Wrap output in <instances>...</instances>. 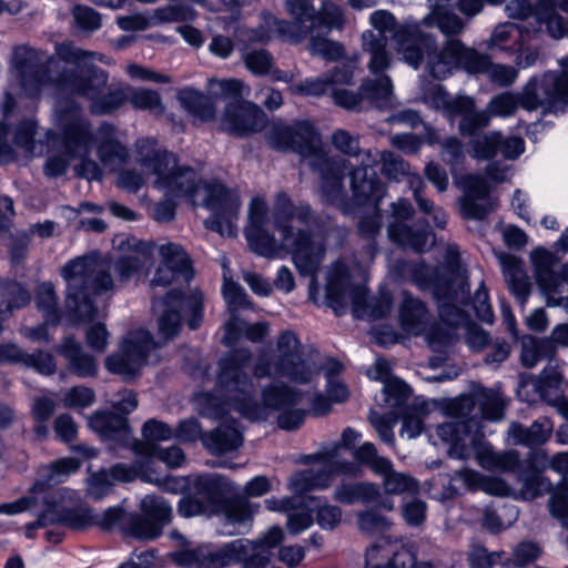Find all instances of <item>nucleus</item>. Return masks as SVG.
<instances>
[{"mask_svg":"<svg viewBox=\"0 0 568 568\" xmlns=\"http://www.w3.org/2000/svg\"><path fill=\"white\" fill-rule=\"evenodd\" d=\"M501 143V132L491 131L474 136L470 142V155L478 160H489L497 155Z\"/></svg>","mask_w":568,"mask_h":568,"instance_id":"51","label":"nucleus"},{"mask_svg":"<svg viewBox=\"0 0 568 568\" xmlns=\"http://www.w3.org/2000/svg\"><path fill=\"white\" fill-rule=\"evenodd\" d=\"M268 145L278 151L293 150L308 161L310 166L320 174V192L328 202H341L342 176L347 169L345 159L333 158L324 150L321 136L307 121L292 125L273 122L265 133Z\"/></svg>","mask_w":568,"mask_h":568,"instance_id":"6","label":"nucleus"},{"mask_svg":"<svg viewBox=\"0 0 568 568\" xmlns=\"http://www.w3.org/2000/svg\"><path fill=\"white\" fill-rule=\"evenodd\" d=\"M559 8L568 13V0L561 1ZM508 18L515 20H525L531 14L540 22L546 24L548 33L556 39L568 36V21L565 22L556 11L554 0H540L534 9L527 0H511L506 4Z\"/></svg>","mask_w":568,"mask_h":568,"instance_id":"20","label":"nucleus"},{"mask_svg":"<svg viewBox=\"0 0 568 568\" xmlns=\"http://www.w3.org/2000/svg\"><path fill=\"white\" fill-rule=\"evenodd\" d=\"M353 456L358 464L367 465L376 475L389 468L390 459L379 456L372 443L367 442L358 446Z\"/></svg>","mask_w":568,"mask_h":568,"instance_id":"59","label":"nucleus"},{"mask_svg":"<svg viewBox=\"0 0 568 568\" xmlns=\"http://www.w3.org/2000/svg\"><path fill=\"white\" fill-rule=\"evenodd\" d=\"M469 298V287L463 283L457 291L448 290L439 298V314L443 322L449 326H458L466 322V314L459 306L465 304Z\"/></svg>","mask_w":568,"mask_h":568,"instance_id":"38","label":"nucleus"},{"mask_svg":"<svg viewBox=\"0 0 568 568\" xmlns=\"http://www.w3.org/2000/svg\"><path fill=\"white\" fill-rule=\"evenodd\" d=\"M142 515L109 508L99 519L102 529L119 528L124 536L140 540L158 538L172 515V508L163 498L148 495L140 504Z\"/></svg>","mask_w":568,"mask_h":568,"instance_id":"12","label":"nucleus"},{"mask_svg":"<svg viewBox=\"0 0 568 568\" xmlns=\"http://www.w3.org/2000/svg\"><path fill=\"white\" fill-rule=\"evenodd\" d=\"M345 23L344 13L333 0H322L318 11L315 10L313 30L324 29L329 32L333 29L341 30Z\"/></svg>","mask_w":568,"mask_h":568,"instance_id":"47","label":"nucleus"},{"mask_svg":"<svg viewBox=\"0 0 568 568\" xmlns=\"http://www.w3.org/2000/svg\"><path fill=\"white\" fill-rule=\"evenodd\" d=\"M241 544H227L217 551L206 548H182L168 555V559L182 568H223L231 565L230 554L239 551Z\"/></svg>","mask_w":568,"mask_h":568,"instance_id":"25","label":"nucleus"},{"mask_svg":"<svg viewBox=\"0 0 568 568\" xmlns=\"http://www.w3.org/2000/svg\"><path fill=\"white\" fill-rule=\"evenodd\" d=\"M20 51H23L27 55V60L21 61L17 65L21 89L26 95L36 97L50 83L48 71L53 63V60H47L43 64L33 63L32 58L36 57V52L33 50L20 48L18 53Z\"/></svg>","mask_w":568,"mask_h":568,"instance_id":"29","label":"nucleus"},{"mask_svg":"<svg viewBox=\"0 0 568 568\" xmlns=\"http://www.w3.org/2000/svg\"><path fill=\"white\" fill-rule=\"evenodd\" d=\"M284 538L282 528L271 527L256 541L237 539L231 544H241L239 551L230 554L231 562H242L243 568H264L267 564V552L281 544Z\"/></svg>","mask_w":568,"mask_h":568,"instance_id":"23","label":"nucleus"},{"mask_svg":"<svg viewBox=\"0 0 568 568\" xmlns=\"http://www.w3.org/2000/svg\"><path fill=\"white\" fill-rule=\"evenodd\" d=\"M202 443L212 454L221 455L239 449L243 444V437L234 422L225 420L216 429L205 434Z\"/></svg>","mask_w":568,"mask_h":568,"instance_id":"32","label":"nucleus"},{"mask_svg":"<svg viewBox=\"0 0 568 568\" xmlns=\"http://www.w3.org/2000/svg\"><path fill=\"white\" fill-rule=\"evenodd\" d=\"M379 496V488L372 483H342L334 490V499L341 504L371 503Z\"/></svg>","mask_w":568,"mask_h":568,"instance_id":"41","label":"nucleus"},{"mask_svg":"<svg viewBox=\"0 0 568 568\" xmlns=\"http://www.w3.org/2000/svg\"><path fill=\"white\" fill-rule=\"evenodd\" d=\"M36 303L44 318L49 323H58L60 313L58 310L57 295L51 283H41L37 288Z\"/></svg>","mask_w":568,"mask_h":568,"instance_id":"53","label":"nucleus"},{"mask_svg":"<svg viewBox=\"0 0 568 568\" xmlns=\"http://www.w3.org/2000/svg\"><path fill=\"white\" fill-rule=\"evenodd\" d=\"M59 353L68 361L71 373L82 378L95 376L98 366L94 357L83 352L74 338H65L59 346Z\"/></svg>","mask_w":568,"mask_h":568,"instance_id":"35","label":"nucleus"},{"mask_svg":"<svg viewBox=\"0 0 568 568\" xmlns=\"http://www.w3.org/2000/svg\"><path fill=\"white\" fill-rule=\"evenodd\" d=\"M161 256V264L151 280V286H166L175 281L178 275H183L185 280H190V260L180 244L165 243L158 247Z\"/></svg>","mask_w":568,"mask_h":568,"instance_id":"27","label":"nucleus"},{"mask_svg":"<svg viewBox=\"0 0 568 568\" xmlns=\"http://www.w3.org/2000/svg\"><path fill=\"white\" fill-rule=\"evenodd\" d=\"M369 22L374 28V33L392 34L398 53L407 64L413 68L420 64L423 54L419 45L427 40L426 34L420 30V23L406 19L398 24L394 14L387 10L374 11L369 17Z\"/></svg>","mask_w":568,"mask_h":568,"instance_id":"15","label":"nucleus"},{"mask_svg":"<svg viewBox=\"0 0 568 568\" xmlns=\"http://www.w3.org/2000/svg\"><path fill=\"white\" fill-rule=\"evenodd\" d=\"M159 344L150 332L143 328L130 331L122 339L120 352L105 358V367L110 373L118 374L124 379L134 377L141 368L158 358H153Z\"/></svg>","mask_w":568,"mask_h":568,"instance_id":"16","label":"nucleus"},{"mask_svg":"<svg viewBox=\"0 0 568 568\" xmlns=\"http://www.w3.org/2000/svg\"><path fill=\"white\" fill-rule=\"evenodd\" d=\"M315 221L308 204L295 205L286 193L280 192L275 197L273 223L281 234V241L268 233V206L260 196L253 197L250 203L248 224L244 230L248 246L257 255L275 258L283 252L291 253L300 274L311 276V293L317 288L316 272L325 256L323 235L311 229Z\"/></svg>","mask_w":568,"mask_h":568,"instance_id":"2","label":"nucleus"},{"mask_svg":"<svg viewBox=\"0 0 568 568\" xmlns=\"http://www.w3.org/2000/svg\"><path fill=\"white\" fill-rule=\"evenodd\" d=\"M387 37L367 30L362 34V49L368 55L367 69L376 78L383 77L392 62V55L387 50Z\"/></svg>","mask_w":568,"mask_h":568,"instance_id":"31","label":"nucleus"},{"mask_svg":"<svg viewBox=\"0 0 568 568\" xmlns=\"http://www.w3.org/2000/svg\"><path fill=\"white\" fill-rule=\"evenodd\" d=\"M207 88L213 98L229 99L230 103L242 102L240 99L248 93V87L237 79H211Z\"/></svg>","mask_w":568,"mask_h":568,"instance_id":"49","label":"nucleus"},{"mask_svg":"<svg viewBox=\"0 0 568 568\" xmlns=\"http://www.w3.org/2000/svg\"><path fill=\"white\" fill-rule=\"evenodd\" d=\"M464 194L459 200L460 212L465 219L481 220L495 209L489 196L490 186L486 178L469 174L463 180Z\"/></svg>","mask_w":568,"mask_h":568,"instance_id":"24","label":"nucleus"},{"mask_svg":"<svg viewBox=\"0 0 568 568\" xmlns=\"http://www.w3.org/2000/svg\"><path fill=\"white\" fill-rule=\"evenodd\" d=\"M303 346L292 331L283 332L276 342V355L261 353L254 365V376H284L295 383H308L318 373L315 364L302 358Z\"/></svg>","mask_w":568,"mask_h":568,"instance_id":"13","label":"nucleus"},{"mask_svg":"<svg viewBox=\"0 0 568 568\" xmlns=\"http://www.w3.org/2000/svg\"><path fill=\"white\" fill-rule=\"evenodd\" d=\"M559 64L560 73L548 71L532 77L518 94L503 92L494 95L486 108L490 119L510 118L519 106L527 111L539 108L548 112L564 111L568 105V55Z\"/></svg>","mask_w":568,"mask_h":568,"instance_id":"9","label":"nucleus"},{"mask_svg":"<svg viewBox=\"0 0 568 568\" xmlns=\"http://www.w3.org/2000/svg\"><path fill=\"white\" fill-rule=\"evenodd\" d=\"M287 12L294 21L277 20L267 13L264 16V23L256 29L245 32L247 41L265 42L278 33L290 43H300L311 34L314 27L315 8L312 0H285Z\"/></svg>","mask_w":568,"mask_h":568,"instance_id":"14","label":"nucleus"},{"mask_svg":"<svg viewBox=\"0 0 568 568\" xmlns=\"http://www.w3.org/2000/svg\"><path fill=\"white\" fill-rule=\"evenodd\" d=\"M192 488L193 493L216 513L229 485L223 476L206 474L195 478Z\"/></svg>","mask_w":568,"mask_h":568,"instance_id":"37","label":"nucleus"},{"mask_svg":"<svg viewBox=\"0 0 568 568\" xmlns=\"http://www.w3.org/2000/svg\"><path fill=\"white\" fill-rule=\"evenodd\" d=\"M382 173L390 180L399 181L404 176H408L410 183V176L414 174L409 171V164L406 163L400 156L396 155L390 151L381 153Z\"/></svg>","mask_w":568,"mask_h":568,"instance_id":"61","label":"nucleus"},{"mask_svg":"<svg viewBox=\"0 0 568 568\" xmlns=\"http://www.w3.org/2000/svg\"><path fill=\"white\" fill-rule=\"evenodd\" d=\"M423 102L436 110H442L449 119L457 104V95L450 98L439 84H430L423 91Z\"/></svg>","mask_w":568,"mask_h":568,"instance_id":"54","label":"nucleus"},{"mask_svg":"<svg viewBox=\"0 0 568 568\" xmlns=\"http://www.w3.org/2000/svg\"><path fill=\"white\" fill-rule=\"evenodd\" d=\"M257 509L258 505L246 500H236L224 505L221 516L226 524L242 525L250 521Z\"/></svg>","mask_w":568,"mask_h":568,"instance_id":"58","label":"nucleus"},{"mask_svg":"<svg viewBox=\"0 0 568 568\" xmlns=\"http://www.w3.org/2000/svg\"><path fill=\"white\" fill-rule=\"evenodd\" d=\"M264 122V112L254 103L243 101L226 105L221 126L231 134L245 135L260 131Z\"/></svg>","mask_w":568,"mask_h":568,"instance_id":"26","label":"nucleus"},{"mask_svg":"<svg viewBox=\"0 0 568 568\" xmlns=\"http://www.w3.org/2000/svg\"><path fill=\"white\" fill-rule=\"evenodd\" d=\"M128 101L134 109L148 110L155 114L163 113L164 108L160 94L149 89H135L129 92Z\"/></svg>","mask_w":568,"mask_h":568,"instance_id":"60","label":"nucleus"},{"mask_svg":"<svg viewBox=\"0 0 568 568\" xmlns=\"http://www.w3.org/2000/svg\"><path fill=\"white\" fill-rule=\"evenodd\" d=\"M377 476L382 477L386 494H416L419 489L418 483L413 477L404 473L395 471L392 462L389 463V468L385 471H381Z\"/></svg>","mask_w":568,"mask_h":568,"instance_id":"46","label":"nucleus"},{"mask_svg":"<svg viewBox=\"0 0 568 568\" xmlns=\"http://www.w3.org/2000/svg\"><path fill=\"white\" fill-rule=\"evenodd\" d=\"M506 270L505 276L507 277L509 288L511 292L524 302L529 294V283L520 268V262L514 256H506L501 260Z\"/></svg>","mask_w":568,"mask_h":568,"instance_id":"50","label":"nucleus"},{"mask_svg":"<svg viewBox=\"0 0 568 568\" xmlns=\"http://www.w3.org/2000/svg\"><path fill=\"white\" fill-rule=\"evenodd\" d=\"M521 488L519 495L523 499H534L551 489V483L538 473L521 478Z\"/></svg>","mask_w":568,"mask_h":568,"instance_id":"64","label":"nucleus"},{"mask_svg":"<svg viewBox=\"0 0 568 568\" xmlns=\"http://www.w3.org/2000/svg\"><path fill=\"white\" fill-rule=\"evenodd\" d=\"M176 98L181 106L195 118L207 121L215 115V108L211 99L194 89H182L178 92Z\"/></svg>","mask_w":568,"mask_h":568,"instance_id":"42","label":"nucleus"},{"mask_svg":"<svg viewBox=\"0 0 568 568\" xmlns=\"http://www.w3.org/2000/svg\"><path fill=\"white\" fill-rule=\"evenodd\" d=\"M414 209L407 200L399 199L394 202L392 204L393 221L387 229L388 237L403 247L422 252L427 246L430 232L427 224L413 229L404 223L412 217Z\"/></svg>","mask_w":568,"mask_h":568,"instance_id":"21","label":"nucleus"},{"mask_svg":"<svg viewBox=\"0 0 568 568\" xmlns=\"http://www.w3.org/2000/svg\"><path fill=\"white\" fill-rule=\"evenodd\" d=\"M57 57L65 63L75 65V70L62 73L55 80L60 94H73L90 102V111L97 115L110 114L120 109L129 98L123 87L110 88L106 93L109 74L97 68L95 62L106 63V58L94 51H87L71 42L57 44Z\"/></svg>","mask_w":568,"mask_h":568,"instance_id":"5","label":"nucleus"},{"mask_svg":"<svg viewBox=\"0 0 568 568\" xmlns=\"http://www.w3.org/2000/svg\"><path fill=\"white\" fill-rule=\"evenodd\" d=\"M465 145L456 136H449L442 142L440 159L446 163L452 173L465 161Z\"/></svg>","mask_w":568,"mask_h":568,"instance_id":"62","label":"nucleus"},{"mask_svg":"<svg viewBox=\"0 0 568 568\" xmlns=\"http://www.w3.org/2000/svg\"><path fill=\"white\" fill-rule=\"evenodd\" d=\"M417 23H420V29L423 27L438 28L440 32L448 38L445 44H447V42L452 40L450 37L460 34L466 27L462 18H459L454 12L447 10V8H443L442 4H434L430 12L427 16H425L420 21H417ZM445 47L446 45H444L443 49L439 50V52H442L445 49ZM435 52H438V50L429 52L427 55V60H429V57ZM426 64L428 65V61H426Z\"/></svg>","mask_w":568,"mask_h":568,"instance_id":"33","label":"nucleus"},{"mask_svg":"<svg viewBox=\"0 0 568 568\" xmlns=\"http://www.w3.org/2000/svg\"><path fill=\"white\" fill-rule=\"evenodd\" d=\"M0 296L10 314L13 310L24 307L30 302L29 292L14 281H6L0 285Z\"/></svg>","mask_w":568,"mask_h":568,"instance_id":"56","label":"nucleus"},{"mask_svg":"<svg viewBox=\"0 0 568 568\" xmlns=\"http://www.w3.org/2000/svg\"><path fill=\"white\" fill-rule=\"evenodd\" d=\"M520 362L525 367L532 368L542 358H549L555 353V347L547 338H537L526 335L521 338Z\"/></svg>","mask_w":568,"mask_h":568,"instance_id":"43","label":"nucleus"},{"mask_svg":"<svg viewBox=\"0 0 568 568\" xmlns=\"http://www.w3.org/2000/svg\"><path fill=\"white\" fill-rule=\"evenodd\" d=\"M414 561V555L406 546L387 538L379 539L365 554V568H409Z\"/></svg>","mask_w":568,"mask_h":568,"instance_id":"28","label":"nucleus"},{"mask_svg":"<svg viewBox=\"0 0 568 568\" xmlns=\"http://www.w3.org/2000/svg\"><path fill=\"white\" fill-rule=\"evenodd\" d=\"M531 260L539 285L546 293L554 292L557 286V278L554 272V255L544 248H538L532 252Z\"/></svg>","mask_w":568,"mask_h":568,"instance_id":"45","label":"nucleus"},{"mask_svg":"<svg viewBox=\"0 0 568 568\" xmlns=\"http://www.w3.org/2000/svg\"><path fill=\"white\" fill-rule=\"evenodd\" d=\"M203 297L200 293L184 295L178 291H171L165 298L153 303V311L159 313V334L168 341L180 331L182 313L189 315L187 324L195 329L202 321Z\"/></svg>","mask_w":568,"mask_h":568,"instance_id":"17","label":"nucleus"},{"mask_svg":"<svg viewBox=\"0 0 568 568\" xmlns=\"http://www.w3.org/2000/svg\"><path fill=\"white\" fill-rule=\"evenodd\" d=\"M358 528L365 534H377L390 527V520L375 510L357 514Z\"/></svg>","mask_w":568,"mask_h":568,"instance_id":"63","label":"nucleus"},{"mask_svg":"<svg viewBox=\"0 0 568 568\" xmlns=\"http://www.w3.org/2000/svg\"><path fill=\"white\" fill-rule=\"evenodd\" d=\"M363 273L364 267L356 264L354 260L337 261L328 268L326 301L337 315L344 314L348 305L353 306L354 315L359 318H381L390 312L392 300L388 294L367 302L365 288L354 284L353 278Z\"/></svg>","mask_w":568,"mask_h":568,"instance_id":"10","label":"nucleus"},{"mask_svg":"<svg viewBox=\"0 0 568 568\" xmlns=\"http://www.w3.org/2000/svg\"><path fill=\"white\" fill-rule=\"evenodd\" d=\"M112 244L120 254L113 264L109 260L89 255L69 261L61 270V276L67 282L65 306L79 321L89 322L97 316L90 293L102 294L114 288L111 268L118 273L119 281L125 283L149 262V246L135 237L119 234Z\"/></svg>","mask_w":568,"mask_h":568,"instance_id":"3","label":"nucleus"},{"mask_svg":"<svg viewBox=\"0 0 568 568\" xmlns=\"http://www.w3.org/2000/svg\"><path fill=\"white\" fill-rule=\"evenodd\" d=\"M399 321L402 328L413 335H420L428 325V314L425 305L403 292V302L399 308Z\"/></svg>","mask_w":568,"mask_h":568,"instance_id":"36","label":"nucleus"},{"mask_svg":"<svg viewBox=\"0 0 568 568\" xmlns=\"http://www.w3.org/2000/svg\"><path fill=\"white\" fill-rule=\"evenodd\" d=\"M89 426L105 438L126 442L130 437L126 419L120 414L97 412L89 418Z\"/></svg>","mask_w":568,"mask_h":568,"instance_id":"39","label":"nucleus"},{"mask_svg":"<svg viewBox=\"0 0 568 568\" xmlns=\"http://www.w3.org/2000/svg\"><path fill=\"white\" fill-rule=\"evenodd\" d=\"M473 443L468 442L470 452L475 450L476 459L479 466L488 470L510 471L514 470L519 463V454L515 450H507L496 453L490 446L481 444L475 446L477 440V433ZM471 455V453H469ZM468 456L467 458H469Z\"/></svg>","mask_w":568,"mask_h":568,"instance_id":"34","label":"nucleus"},{"mask_svg":"<svg viewBox=\"0 0 568 568\" xmlns=\"http://www.w3.org/2000/svg\"><path fill=\"white\" fill-rule=\"evenodd\" d=\"M55 114L62 128L64 148L70 156L88 155L95 145L98 158L105 168L114 171L126 161L128 149L113 124L103 122L93 132L90 121L81 114L80 105L65 98L57 101Z\"/></svg>","mask_w":568,"mask_h":568,"instance_id":"7","label":"nucleus"},{"mask_svg":"<svg viewBox=\"0 0 568 568\" xmlns=\"http://www.w3.org/2000/svg\"><path fill=\"white\" fill-rule=\"evenodd\" d=\"M552 432V424L546 417L539 418L534 422L530 427H524L520 424H511L508 434L514 439L515 444H523L526 446H539L545 444Z\"/></svg>","mask_w":568,"mask_h":568,"instance_id":"40","label":"nucleus"},{"mask_svg":"<svg viewBox=\"0 0 568 568\" xmlns=\"http://www.w3.org/2000/svg\"><path fill=\"white\" fill-rule=\"evenodd\" d=\"M455 68H463L469 73L486 72L489 80L499 87H509L518 78L515 67L489 64L476 50L466 48L459 40H450L442 52L429 57L428 71L436 79H445Z\"/></svg>","mask_w":568,"mask_h":568,"instance_id":"11","label":"nucleus"},{"mask_svg":"<svg viewBox=\"0 0 568 568\" xmlns=\"http://www.w3.org/2000/svg\"><path fill=\"white\" fill-rule=\"evenodd\" d=\"M133 449L139 454L155 457L170 468L181 467L185 463V455L178 446L161 448L153 444H134Z\"/></svg>","mask_w":568,"mask_h":568,"instance_id":"48","label":"nucleus"},{"mask_svg":"<svg viewBox=\"0 0 568 568\" xmlns=\"http://www.w3.org/2000/svg\"><path fill=\"white\" fill-rule=\"evenodd\" d=\"M476 405L487 420L500 422L505 417L506 400L499 393L483 386H475L468 394L447 403L445 413L452 420L440 424L436 432L442 440L450 445L448 453L453 458L467 459L469 456L468 442L475 440L474 434L479 429Z\"/></svg>","mask_w":568,"mask_h":568,"instance_id":"8","label":"nucleus"},{"mask_svg":"<svg viewBox=\"0 0 568 568\" xmlns=\"http://www.w3.org/2000/svg\"><path fill=\"white\" fill-rule=\"evenodd\" d=\"M392 95L393 84L387 75L363 80L358 92L346 89H335L332 92L335 104L346 110H361L365 102L372 106L385 108L389 105Z\"/></svg>","mask_w":568,"mask_h":568,"instance_id":"19","label":"nucleus"},{"mask_svg":"<svg viewBox=\"0 0 568 568\" xmlns=\"http://www.w3.org/2000/svg\"><path fill=\"white\" fill-rule=\"evenodd\" d=\"M252 354L248 349H235L220 362L221 372L217 387L224 397V405L251 420L265 419L270 410L280 413L278 427L285 430L298 428L306 412L293 408L302 394L281 383H272L262 388L261 400L255 398L256 386L248 375Z\"/></svg>","mask_w":568,"mask_h":568,"instance_id":"4","label":"nucleus"},{"mask_svg":"<svg viewBox=\"0 0 568 568\" xmlns=\"http://www.w3.org/2000/svg\"><path fill=\"white\" fill-rule=\"evenodd\" d=\"M136 162L140 172L123 171L119 174L118 184L121 187L136 192L152 179L153 185L166 195L186 197L194 206L211 210L212 216L204 221L207 229L223 236H236L241 202L235 191L216 181L197 180L191 168L179 166L175 155L159 149L152 139L138 141Z\"/></svg>","mask_w":568,"mask_h":568,"instance_id":"1","label":"nucleus"},{"mask_svg":"<svg viewBox=\"0 0 568 568\" xmlns=\"http://www.w3.org/2000/svg\"><path fill=\"white\" fill-rule=\"evenodd\" d=\"M315 30H312L310 38L308 50L313 55H320L328 61H336L344 57V48L337 42L329 40L325 37L316 36Z\"/></svg>","mask_w":568,"mask_h":568,"instance_id":"57","label":"nucleus"},{"mask_svg":"<svg viewBox=\"0 0 568 568\" xmlns=\"http://www.w3.org/2000/svg\"><path fill=\"white\" fill-rule=\"evenodd\" d=\"M460 116L458 130L462 135H474L478 130L485 129L490 123V114L487 110H477L471 97L458 94L457 104L453 112V119Z\"/></svg>","mask_w":568,"mask_h":568,"instance_id":"30","label":"nucleus"},{"mask_svg":"<svg viewBox=\"0 0 568 568\" xmlns=\"http://www.w3.org/2000/svg\"><path fill=\"white\" fill-rule=\"evenodd\" d=\"M521 31L510 22L500 23L495 27L488 41V48L508 52L520 50Z\"/></svg>","mask_w":568,"mask_h":568,"instance_id":"44","label":"nucleus"},{"mask_svg":"<svg viewBox=\"0 0 568 568\" xmlns=\"http://www.w3.org/2000/svg\"><path fill=\"white\" fill-rule=\"evenodd\" d=\"M245 67L256 75H266L272 71L274 61L272 54L265 49L246 47L242 52Z\"/></svg>","mask_w":568,"mask_h":568,"instance_id":"55","label":"nucleus"},{"mask_svg":"<svg viewBox=\"0 0 568 568\" xmlns=\"http://www.w3.org/2000/svg\"><path fill=\"white\" fill-rule=\"evenodd\" d=\"M345 161L347 169L343 172L342 179H344L346 174H351L353 200L358 205L365 204L369 201H374V204L378 205V202L383 199L385 193L383 183L374 174L368 176L365 169H353L349 162L347 160ZM341 182L343 183V180H341ZM342 187H344L343 184ZM320 195L322 194L320 193ZM321 199L325 203L341 207L346 214L352 212V207L345 201V189H343L341 202H328L324 200L323 196H321Z\"/></svg>","mask_w":568,"mask_h":568,"instance_id":"22","label":"nucleus"},{"mask_svg":"<svg viewBox=\"0 0 568 568\" xmlns=\"http://www.w3.org/2000/svg\"><path fill=\"white\" fill-rule=\"evenodd\" d=\"M313 465L304 470L294 474L288 481V488L294 494H304L313 489H325L329 487L335 474H347L357 476L361 469L349 462L336 460L335 453L328 450L316 454L312 457Z\"/></svg>","mask_w":568,"mask_h":568,"instance_id":"18","label":"nucleus"},{"mask_svg":"<svg viewBox=\"0 0 568 568\" xmlns=\"http://www.w3.org/2000/svg\"><path fill=\"white\" fill-rule=\"evenodd\" d=\"M511 555L513 558L506 559L501 562V566L524 568L540 558L542 555V548L535 541L524 540L514 547Z\"/></svg>","mask_w":568,"mask_h":568,"instance_id":"52","label":"nucleus"}]
</instances>
